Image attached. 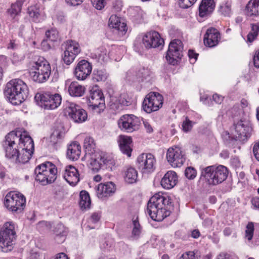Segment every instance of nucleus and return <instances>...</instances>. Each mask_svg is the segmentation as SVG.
Listing matches in <instances>:
<instances>
[{"label": "nucleus", "mask_w": 259, "mask_h": 259, "mask_svg": "<svg viewBox=\"0 0 259 259\" xmlns=\"http://www.w3.org/2000/svg\"><path fill=\"white\" fill-rule=\"evenodd\" d=\"M232 2L230 0L227 1L222 4L220 7V12L225 16L229 17L232 14L231 11Z\"/></svg>", "instance_id": "nucleus-36"}, {"label": "nucleus", "mask_w": 259, "mask_h": 259, "mask_svg": "<svg viewBox=\"0 0 259 259\" xmlns=\"http://www.w3.org/2000/svg\"><path fill=\"white\" fill-rule=\"evenodd\" d=\"M182 50V42L180 40H172L169 45L165 56L168 63L172 65H177L183 56Z\"/></svg>", "instance_id": "nucleus-10"}, {"label": "nucleus", "mask_w": 259, "mask_h": 259, "mask_svg": "<svg viewBox=\"0 0 259 259\" xmlns=\"http://www.w3.org/2000/svg\"><path fill=\"white\" fill-rule=\"evenodd\" d=\"M109 26L118 31L121 35L124 34L127 30L126 24L121 22L120 19L116 15H112L110 17Z\"/></svg>", "instance_id": "nucleus-24"}, {"label": "nucleus", "mask_w": 259, "mask_h": 259, "mask_svg": "<svg viewBox=\"0 0 259 259\" xmlns=\"http://www.w3.org/2000/svg\"><path fill=\"white\" fill-rule=\"evenodd\" d=\"M217 259H230V256L227 253L222 252L217 256Z\"/></svg>", "instance_id": "nucleus-64"}, {"label": "nucleus", "mask_w": 259, "mask_h": 259, "mask_svg": "<svg viewBox=\"0 0 259 259\" xmlns=\"http://www.w3.org/2000/svg\"><path fill=\"white\" fill-rule=\"evenodd\" d=\"M16 237L15 224L13 222H6L0 230V250L4 252L11 251Z\"/></svg>", "instance_id": "nucleus-5"}, {"label": "nucleus", "mask_w": 259, "mask_h": 259, "mask_svg": "<svg viewBox=\"0 0 259 259\" xmlns=\"http://www.w3.org/2000/svg\"><path fill=\"white\" fill-rule=\"evenodd\" d=\"M79 206L81 210H87L90 208L91 201L89 194L86 191L82 190L79 194Z\"/></svg>", "instance_id": "nucleus-30"}, {"label": "nucleus", "mask_w": 259, "mask_h": 259, "mask_svg": "<svg viewBox=\"0 0 259 259\" xmlns=\"http://www.w3.org/2000/svg\"><path fill=\"white\" fill-rule=\"evenodd\" d=\"M83 1V0H65L68 5L73 6L79 5Z\"/></svg>", "instance_id": "nucleus-58"}, {"label": "nucleus", "mask_w": 259, "mask_h": 259, "mask_svg": "<svg viewBox=\"0 0 259 259\" xmlns=\"http://www.w3.org/2000/svg\"><path fill=\"white\" fill-rule=\"evenodd\" d=\"M177 173L173 170H168L165 173L162 178H177Z\"/></svg>", "instance_id": "nucleus-56"}, {"label": "nucleus", "mask_w": 259, "mask_h": 259, "mask_svg": "<svg viewBox=\"0 0 259 259\" xmlns=\"http://www.w3.org/2000/svg\"><path fill=\"white\" fill-rule=\"evenodd\" d=\"M140 124V118L133 114L123 115L118 121L119 127L128 133L138 130Z\"/></svg>", "instance_id": "nucleus-14"}, {"label": "nucleus", "mask_w": 259, "mask_h": 259, "mask_svg": "<svg viewBox=\"0 0 259 259\" xmlns=\"http://www.w3.org/2000/svg\"><path fill=\"white\" fill-rule=\"evenodd\" d=\"M220 39L221 34L218 29L210 27L207 29L203 41L206 46L211 48L218 45Z\"/></svg>", "instance_id": "nucleus-20"}, {"label": "nucleus", "mask_w": 259, "mask_h": 259, "mask_svg": "<svg viewBox=\"0 0 259 259\" xmlns=\"http://www.w3.org/2000/svg\"><path fill=\"white\" fill-rule=\"evenodd\" d=\"M214 8L213 0H202L199 8V16L206 17L210 15Z\"/></svg>", "instance_id": "nucleus-23"}, {"label": "nucleus", "mask_w": 259, "mask_h": 259, "mask_svg": "<svg viewBox=\"0 0 259 259\" xmlns=\"http://www.w3.org/2000/svg\"><path fill=\"white\" fill-rule=\"evenodd\" d=\"M98 81L105 80L107 78V75L103 72L99 71L95 74L94 77Z\"/></svg>", "instance_id": "nucleus-53"}, {"label": "nucleus", "mask_w": 259, "mask_h": 259, "mask_svg": "<svg viewBox=\"0 0 259 259\" xmlns=\"http://www.w3.org/2000/svg\"><path fill=\"white\" fill-rule=\"evenodd\" d=\"M79 172L74 166L69 165L65 167L64 175L63 178L73 177L74 178H79Z\"/></svg>", "instance_id": "nucleus-34"}, {"label": "nucleus", "mask_w": 259, "mask_h": 259, "mask_svg": "<svg viewBox=\"0 0 259 259\" xmlns=\"http://www.w3.org/2000/svg\"><path fill=\"white\" fill-rule=\"evenodd\" d=\"M149 74V70L148 69L142 68L141 69L138 73L137 76L139 77H145Z\"/></svg>", "instance_id": "nucleus-57"}, {"label": "nucleus", "mask_w": 259, "mask_h": 259, "mask_svg": "<svg viewBox=\"0 0 259 259\" xmlns=\"http://www.w3.org/2000/svg\"><path fill=\"white\" fill-rule=\"evenodd\" d=\"M169 198L158 192L149 199L147 206V213L155 221L160 222L170 214Z\"/></svg>", "instance_id": "nucleus-2"}, {"label": "nucleus", "mask_w": 259, "mask_h": 259, "mask_svg": "<svg viewBox=\"0 0 259 259\" xmlns=\"http://www.w3.org/2000/svg\"><path fill=\"white\" fill-rule=\"evenodd\" d=\"M116 190L115 185L111 182L101 183L98 185L97 189V196L100 199L108 197L114 193Z\"/></svg>", "instance_id": "nucleus-21"}, {"label": "nucleus", "mask_w": 259, "mask_h": 259, "mask_svg": "<svg viewBox=\"0 0 259 259\" xmlns=\"http://www.w3.org/2000/svg\"><path fill=\"white\" fill-rule=\"evenodd\" d=\"M215 175L213 178H227L229 176L228 168L222 165L215 166Z\"/></svg>", "instance_id": "nucleus-33"}, {"label": "nucleus", "mask_w": 259, "mask_h": 259, "mask_svg": "<svg viewBox=\"0 0 259 259\" xmlns=\"http://www.w3.org/2000/svg\"><path fill=\"white\" fill-rule=\"evenodd\" d=\"M246 13L247 15H259V0H250L246 6Z\"/></svg>", "instance_id": "nucleus-29"}, {"label": "nucleus", "mask_w": 259, "mask_h": 259, "mask_svg": "<svg viewBox=\"0 0 259 259\" xmlns=\"http://www.w3.org/2000/svg\"><path fill=\"white\" fill-rule=\"evenodd\" d=\"M133 228L132 230L133 236L138 238L141 233L142 228L137 219L133 221Z\"/></svg>", "instance_id": "nucleus-42"}, {"label": "nucleus", "mask_w": 259, "mask_h": 259, "mask_svg": "<svg viewBox=\"0 0 259 259\" xmlns=\"http://www.w3.org/2000/svg\"><path fill=\"white\" fill-rule=\"evenodd\" d=\"M46 36L50 41H57L59 39V33L56 29L52 28L46 32Z\"/></svg>", "instance_id": "nucleus-39"}, {"label": "nucleus", "mask_w": 259, "mask_h": 259, "mask_svg": "<svg viewBox=\"0 0 259 259\" xmlns=\"http://www.w3.org/2000/svg\"><path fill=\"white\" fill-rule=\"evenodd\" d=\"M185 176L187 178H195L197 176L196 170L192 167H188L185 170Z\"/></svg>", "instance_id": "nucleus-46"}, {"label": "nucleus", "mask_w": 259, "mask_h": 259, "mask_svg": "<svg viewBox=\"0 0 259 259\" xmlns=\"http://www.w3.org/2000/svg\"><path fill=\"white\" fill-rule=\"evenodd\" d=\"M197 0H179L180 6L184 9L188 8L192 6Z\"/></svg>", "instance_id": "nucleus-49"}, {"label": "nucleus", "mask_w": 259, "mask_h": 259, "mask_svg": "<svg viewBox=\"0 0 259 259\" xmlns=\"http://www.w3.org/2000/svg\"><path fill=\"white\" fill-rule=\"evenodd\" d=\"M166 159L173 167H181L186 160L183 151L178 146H173L168 149L166 152Z\"/></svg>", "instance_id": "nucleus-15"}, {"label": "nucleus", "mask_w": 259, "mask_h": 259, "mask_svg": "<svg viewBox=\"0 0 259 259\" xmlns=\"http://www.w3.org/2000/svg\"><path fill=\"white\" fill-rule=\"evenodd\" d=\"M85 90L84 86L80 84L77 81H73L69 84L68 91L70 96L79 97L83 95Z\"/></svg>", "instance_id": "nucleus-26"}, {"label": "nucleus", "mask_w": 259, "mask_h": 259, "mask_svg": "<svg viewBox=\"0 0 259 259\" xmlns=\"http://www.w3.org/2000/svg\"><path fill=\"white\" fill-rule=\"evenodd\" d=\"M143 123L144 128L147 133H152L153 132V128L150 122L146 119H143Z\"/></svg>", "instance_id": "nucleus-52"}, {"label": "nucleus", "mask_w": 259, "mask_h": 259, "mask_svg": "<svg viewBox=\"0 0 259 259\" xmlns=\"http://www.w3.org/2000/svg\"><path fill=\"white\" fill-rule=\"evenodd\" d=\"M4 94L12 104L19 105L27 98L28 89L21 79H14L7 83Z\"/></svg>", "instance_id": "nucleus-3"}, {"label": "nucleus", "mask_w": 259, "mask_h": 259, "mask_svg": "<svg viewBox=\"0 0 259 259\" xmlns=\"http://www.w3.org/2000/svg\"><path fill=\"white\" fill-rule=\"evenodd\" d=\"M83 146L85 152L84 156L89 157L90 155L97 154L95 152L96 144L93 138L87 137L84 140Z\"/></svg>", "instance_id": "nucleus-28"}, {"label": "nucleus", "mask_w": 259, "mask_h": 259, "mask_svg": "<svg viewBox=\"0 0 259 259\" xmlns=\"http://www.w3.org/2000/svg\"><path fill=\"white\" fill-rule=\"evenodd\" d=\"M100 219V215L98 213H94L91 217V221L92 223H96Z\"/></svg>", "instance_id": "nucleus-61"}, {"label": "nucleus", "mask_w": 259, "mask_h": 259, "mask_svg": "<svg viewBox=\"0 0 259 259\" xmlns=\"http://www.w3.org/2000/svg\"><path fill=\"white\" fill-rule=\"evenodd\" d=\"M223 181H219V179H200V182H201L204 184L205 188H208L210 186L216 185L219 183H221Z\"/></svg>", "instance_id": "nucleus-44"}, {"label": "nucleus", "mask_w": 259, "mask_h": 259, "mask_svg": "<svg viewBox=\"0 0 259 259\" xmlns=\"http://www.w3.org/2000/svg\"><path fill=\"white\" fill-rule=\"evenodd\" d=\"M88 104L93 110L99 108V112L105 108V97L101 89L98 86L93 87L87 98Z\"/></svg>", "instance_id": "nucleus-11"}, {"label": "nucleus", "mask_w": 259, "mask_h": 259, "mask_svg": "<svg viewBox=\"0 0 259 259\" xmlns=\"http://www.w3.org/2000/svg\"><path fill=\"white\" fill-rule=\"evenodd\" d=\"M92 71L91 63L85 60H81L78 62L74 73L78 80H84L91 74Z\"/></svg>", "instance_id": "nucleus-19"}, {"label": "nucleus", "mask_w": 259, "mask_h": 259, "mask_svg": "<svg viewBox=\"0 0 259 259\" xmlns=\"http://www.w3.org/2000/svg\"><path fill=\"white\" fill-rule=\"evenodd\" d=\"M179 259H199V256L194 251H188L183 253Z\"/></svg>", "instance_id": "nucleus-47"}, {"label": "nucleus", "mask_w": 259, "mask_h": 259, "mask_svg": "<svg viewBox=\"0 0 259 259\" xmlns=\"http://www.w3.org/2000/svg\"><path fill=\"white\" fill-rule=\"evenodd\" d=\"M79 44L72 40H68L65 44V51L62 55V59L65 64L70 65L80 53Z\"/></svg>", "instance_id": "nucleus-13"}, {"label": "nucleus", "mask_w": 259, "mask_h": 259, "mask_svg": "<svg viewBox=\"0 0 259 259\" xmlns=\"http://www.w3.org/2000/svg\"><path fill=\"white\" fill-rule=\"evenodd\" d=\"M4 144L7 158L17 163L29 161L34 150V142L27 132H11L6 136Z\"/></svg>", "instance_id": "nucleus-1"}, {"label": "nucleus", "mask_w": 259, "mask_h": 259, "mask_svg": "<svg viewBox=\"0 0 259 259\" xmlns=\"http://www.w3.org/2000/svg\"><path fill=\"white\" fill-rule=\"evenodd\" d=\"M29 69L32 79L38 83L46 82L50 77L51 72L49 62L41 56L35 58L30 62Z\"/></svg>", "instance_id": "nucleus-4"}, {"label": "nucleus", "mask_w": 259, "mask_h": 259, "mask_svg": "<svg viewBox=\"0 0 259 259\" xmlns=\"http://www.w3.org/2000/svg\"><path fill=\"white\" fill-rule=\"evenodd\" d=\"M80 153L81 146L78 142H73L68 146L67 157L70 160H77L79 158Z\"/></svg>", "instance_id": "nucleus-25"}, {"label": "nucleus", "mask_w": 259, "mask_h": 259, "mask_svg": "<svg viewBox=\"0 0 259 259\" xmlns=\"http://www.w3.org/2000/svg\"><path fill=\"white\" fill-rule=\"evenodd\" d=\"M64 135V133L63 131L58 130L55 129L51 135V138L52 140H60L62 138Z\"/></svg>", "instance_id": "nucleus-51"}, {"label": "nucleus", "mask_w": 259, "mask_h": 259, "mask_svg": "<svg viewBox=\"0 0 259 259\" xmlns=\"http://www.w3.org/2000/svg\"><path fill=\"white\" fill-rule=\"evenodd\" d=\"M236 137L240 141H244L250 136L251 127L248 121L240 120L235 125Z\"/></svg>", "instance_id": "nucleus-18"}, {"label": "nucleus", "mask_w": 259, "mask_h": 259, "mask_svg": "<svg viewBox=\"0 0 259 259\" xmlns=\"http://www.w3.org/2000/svg\"><path fill=\"white\" fill-rule=\"evenodd\" d=\"M64 113L74 122L78 123L84 122L88 118V114L85 110L72 102H68L66 104Z\"/></svg>", "instance_id": "nucleus-8"}, {"label": "nucleus", "mask_w": 259, "mask_h": 259, "mask_svg": "<svg viewBox=\"0 0 259 259\" xmlns=\"http://www.w3.org/2000/svg\"><path fill=\"white\" fill-rule=\"evenodd\" d=\"M70 186H75L79 181V179H65Z\"/></svg>", "instance_id": "nucleus-62"}, {"label": "nucleus", "mask_w": 259, "mask_h": 259, "mask_svg": "<svg viewBox=\"0 0 259 259\" xmlns=\"http://www.w3.org/2000/svg\"><path fill=\"white\" fill-rule=\"evenodd\" d=\"M21 9V3L17 2L11 5L10 8L8 10L7 12L11 18H14L20 13Z\"/></svg>", "instance_id": "nucleus-32"}, {"label": "nucleus", "mask_w": 259, "mask_h": 259, "mask_svg": "<svg viewBox=\"0 0 259 259\" xmlns=\"http://www.w3.org/2000/svg\"><path fill=\"white\" fill-rule=\"evenodd\" d=\"M251 202L254 207L259 209V197H254L252 199Z\"/></svg>", "instance_id": "nucleus-63"}, {"label": "nucleus", "mask_w": 259, "mask_h": 259, "mask_svg": "<svg viewBox=\"0 0 259 259\" xmlns=\"http://www.w3.org/2000/svg\"><path fill=\"white\" fill-rule=\"evenodd\" d=\"M178 183V179H161V186L165 189H170L173 188Z\"/></svg>", "instance_id": "nucleus-41"}, {"label": "nucleus", "mask_w": 259, "mask_h": 259, "mask_svg": "<svg viewBox=\"0 0 259 259\" xmlns=\"http://www.w3.org/2000/svg\"><path fill=\"white\" fill-rule=\"evenodd\" d=\"M253 62L254 66L259 68V50L257 51L254 55Z\"/></svg>", "instance_id": "nucleus-60"}, {"label": "nucleus", "mask_w": 259, "mask_h": 259, "mask_svg": "<svg viewBox=\"0 0 259 259\" xmlns=\"http://www.w3.org/2000/svg\"><path fill=\"white\" fill-rule=\"evenodd\" d=\"M192 122L186 117L182 124V128L185 132H188L191 130L193 127Z\"/></svg>", "instance_id": "nucleus-48"}, {"label": "nucleus", "mask_w": 259, "mask_h": 259, "mask_svg": "<svg viewBox=\"0 0 259 259\" xmlns=\"http://www.w3.org/2000/svg\"><path fill=\"white\" fill-rule=\"evenodd\" d=\"M254 232V224L249 222L246 227L245 237L250 241L252 239Z\"/></svg>", "instance_id": "nucleus-43"}, {"label": "nucleus", "mask_w": 259, "mask_h": 259, "mask_svg": "<svg viewBox=\"0 0 259 259\" xmlns=\"http://www.w3.org/2000/svg\"><path fill=\"white\" fill-rule=\"evenodd\" d=\"M108 0H91L93 6L97 10H101L104 8Z\"/></svg>", "instance_id": "nucleus-45"}, {"label": "nucleus", "mask_w": 259, "mask_h": 259, "mask_svg": "<svg viewBox=\"0 0 259 259\" xmlns=\"http://www.w3.org/2000/svg\"><path fill=\"white\" fill-rule=\"evenodd\" d=\"M36 104L45 109H55L61 104L62 98L58 94L37 93L34 97Z\"/></svg>", "instance_id": "nucleus-7"}, {"label": "nucleus", "mask_w": 259, "mask_h": 259, "mask_svg": "<svg viewBox=\"0 0 259 259\" xmlns=\"http://www.w3.org/2000/svg\"><path fill=\"white\" fill-rule=\"evenodd\" d=\"M143 42L147 49L156 48L164 44V40L160 34L155 31L146 33L143 37Z\"/></svg>", "instance_id": "nucleus-17"}, {"label": "nucleus", "mask_w": 259, "mask_h": 259, "mask_svg": "<svg viewBox=\"0 0 259 259\" xmlns=\"http://www.w3.org/2000/svg\"><path fill=\"white\" fill-rule=\"evenodd\" d=\"M34 173L37 177L42 176V178H56L57 169L54 164L47 161L38 165L35 168Z\"/></svg>", "instance_id": "nucleus-16"}, {"label": "nucleus", "mask_w": 259, "mask_h": 259, "mask_svg": "<svg viewBox=\"0 0 259 259\" xmlns=\"http://www.w3.org/2000/svg\"><path fill=\"white\" fill-rule=\"evenodd\" d=\"M118 142L121 152L126 154L127 157H130L132 151V138L130 137L121 135L118 138Z\"/></svg>", "instance_id": "nucleus-22"}, {"label": "nucleus", "mask_w": 259, "mask_h": 259, "mask_svg": "<svg viewBox=\"0 0 259 259\" xmlns=\"http://www.w3.org/2000/svg\"><path fill=\"white\" fill-rule=\"evenodd\" d=\"M163 104V97L159 93H149L143 102V110L148 113L157 111Z\"/></svg>", "instance_id": "nucleus-12"}, {"label": "nucleus", "mask_w": 259, "mask_h": 259, "mask_svg": "<svg viewBox=\"0 0 259 259\" xmlns=\"http://www.w3.org/2000/svg\"><path fill=\"white\" fill-rule=\"evenodd\" d=\"M253 152L255 158L259 161V142L254 145Z\"/></svg>", "instance_id": "nucleus-55"}, {"label": "nucleus", "mask_w": 259, "mask_h": 259, "mask_svg": "<svg viewBox=\"0 0 259 259\" xmlns=\"http://www.w3.org/2000/svg\"><path fill=\"white\" fill-rule=\"evenodd\" d=\"M55 179H36V182H38L42 186L46 185L49 184H52L54 182Z\"/></svg>", "instance_id": "nucleus-54"}, {"label": "nucleus", "mask_w": 259, "mask_h": 259, "mask_svg": "<svg viewBox=\"0 0 259 259\" xmlns=\"http://www.w3.org/2000/svg\"><path fill=\"white\" fill-rule=\"evenodd\" d=\"M98 55L99 58L103 61H106L107 59V51L104 47L99 48Z\"/></svg>", "instance_id": "nucleus-50"}, {"label": "nucleus", "mask_w": 259, "mask_h": 259, "mask_svg": "<svg viewBox=\"0 0 259 259\" xmlns=\"http://www.w3.org/2000/svg\"><path fill=\"white\" fill-rule=\"evenodd\" d=\"M215 165L207 166L201 169V178H212L215 175Z\"/></svg>", "instance_id": "nucleus-37"}, {"label": "nucleus", "mask_w": 259, "mask_h": 259, "mask_svg": "<svg viewBox=\"0 0 259 259\" xmlns=\"http://www.w3.org/2000/svg\"><path fill=\"white\" fill-rule=\"evenodd\" d=\"M259 32V26L256 24L251 25V31L247 35V42L251 43L257 37Z\"/></svg>", "instance_id": "nucleus-35"}, {"label": "nucleus", "mask_w": 259, "mask_h": 259, "mask_svg": "<svg viewBox=\"0 0 259 259\" xmlns=\"http://www.w3.org/2000/svg\"><path fill=\"white\" fill-rule=\"evenodd\" d=\"M25 196L18 191H11L7 194L4 199V206L12 212L21 213L26 206Z\"/></svg>", "instance_id": "nucleus-6"}, {"label": "nucleus", "mask_w": 259, "mask_h": 259, "mask_svg": "<svg viewBox=\"0 0 259 259\" xmlns=\"http://www.w3.org/2000/svg\"><path fill=\"white\" fill-rule=\"evenodd\" d=\"M55 232L56 234L55 240L58 243L63 242L65 239L67 231L64 225L62 224H58L55 227Z\"/></svg>", "instance_id": "nucleus-31"}, {"label": "nucleus", "mask_w": 259, "mask_h": 259, "mask_svg": "<svg viewBox=\"0 0 259 259\" xmlns=\"http://www.w3.org/2000/svg\"><path fill=\"white\" fill-rule=\"evenodd\" d=\"M98 154L97 153L90 155L89 157L84 156L82 158V159L84 158L87 160L90 168L93 172L98 171L101 168V164L98 161L99 157H98Z\"/></svg>", "instance_id": "nucleus-27"}, {"label": "nucleus", "mask_w": 259, "mask_h": 259, "mask_svg": "<svg viewBox=\"0 0 259 259\" xmlns=\"http://www.w3.org/2000/svg\"><path fill=\"white\" fill-rule=\"evenodd\" d=\"M27 13L35 22L38 21V18L40 15L39 9L36 5L31 6L28 8Z\"/></svg>", "instance_id": "nucleus-38"}, {"label": "nucleus", "mask_w": 259, "mask_h": 259, "mask_svg": "<svg viewBox=\"0 0 259 259\" xmlns=\"http://www.w3.org/2000/svg\"><path fill=\"white\" fill-rule=\"evenodd\" d=\"M122 175L124 178H137L138 171L134 167L130 166L123 170Z\"/></svg>", "instance_id": "nucleus-40"}, {"label": "nucleus", "mask_w": 259, "mask_h": 259, "mask_svg": "<svg viewBox=\"0 0 259 259\" xmlns=\"http://www.w3.org/2000/svg\"><path fill=\"white\" fill-rule=\"evenodd\" d=\"M212 98L213 101L217 104H221L223 102L224 99L223 96L219 95L217 94H214L212 96Z\"/></svg>", "instance_id": "nucleus-59"}, {"label": "nucleus", "mask_w": 259, "mask_h": 259, "mask_svg": "<svg viewBox=\"0 0 259 259\" xmlns=\"http://www.w3.org/2000/svg\"><path fill=\"white\" fill-rule=\"evenodd\" d=\"M156 159L151 153H142L137 158V165L143 175H148L155 169Z\"/></svg>", "instance_id": "nucleus-9"}]
</instances>
